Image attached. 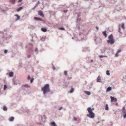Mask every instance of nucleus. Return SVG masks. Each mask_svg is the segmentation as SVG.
Segmentation results:
<instances>
[{
	"label": "nucleus",
	"mask_w": 126,
	"mask_h": 126,
	"mask_svg": "<svg viewBox=\"0 0 126 126\" xmlns=\"http://www.w3.org/2000/svg\"><path fill=\"white\" fill-rule=\"evenodd\" d=\"M87 110L89 114H87V116L91 118H94V117L95 114L92 111V109L90 107H88L87 108Z\"/></svg>",
	"instance_id": "1"
},
{
	"label": "nucleus",
	"mask_w": 126,
	"mask_h": 126,
	"mask_svg": "<svg viewBox=\"0 0 126 126\" xmlns=\"http://www.w3.org/2000/svg\"><path fill=\"white\" fill-rule=\"evenodd\" d=\"M42 90L43 91L44 94L47 92H50V90L49 84H47L44 87H42Z\"/></svg>",
	"instance_id": "2"
},
{
	"label": "nucleus",
	"mask_w": 126,
	"mask_h": 126,
	"mask_svg": "<svg viewBox=\"0 0 126 126\" xmlns=\"http://www.w3.org/2000/svg\"><path fill=\"white\" fill-rule=\"evenodd\" d=\"M108 38L109 40L107 41L108 43H110L111 44H112L114 43V40L113 39V37L112 34L110 35L109 36Z\"/></svg>",
	"instance_id": "3"
},
{
	"label": "nucleus",
	"mask_w": 126,
	"mask_h": 126,
	"mask_svg": "<svg viewBox=\"0 0 126 126\" xmlns=\"http://www.w3.org/2000/svg\"><path fill=\"white\" fill-rule=\"evenodd\" d=\"M110 98L111 99V101L112 102H116L117 100L116 98H115L113 97L110 96Z\"/></svg>",
	"instance_id": "4"
},
{
	"label": "nucleus",
	"mask_w": 126,
	"mask_h": 126,
	"mask_svg": "<svg viewBox=\"0 0 126 126\" xmlns=\"http://www.w3.org/2000/svg\"><path fill=\"white\" fill-rule=\"evenodd\" d=\"M38 14L41 16L42 17H44V15L43 13L41 11H39L38 12Z\"/></svg>",
	"instance_id": "5"
},
{
	"label": "nucleus",
	"mask_w": 126,
	"mask_h": 126,
	"mask_svg": "<svg viewBox=\"0 0 126 126\" xmlns=\"http://www.w3.org/2000/svg\"><path fill=\"white\" fill-rule=\"evenodd\" d=\"M51 125L52 126H57L54 122H51Z\"/></svg>",
	"instance_id": "6"
},
{
	"label": "nucleus",
	"mask_w": 126,
	"mask_h": 126,
	"mask_svg": "<svg viewBox=\"0 0 126 126\" xmlns=\"http://www.w3.org/2000/svg\"><path fill=\"white\" fill-rule=\"evenodd\" d=\"M100 76H99L97 77V81L98 82H100Z\"/></svg>",
	"instance_id": "7"
},
{
	"label": "nucleus",
	"mask_w": 126,
	"mask_h": 126,
	"mask_svg": "<svg viewBox=\"0 0 126 126\" xmlns=\"http://www.w3.org/2000/svg\"><path fill=\"white\" fill-rule=\"evenodd\" d=\"M106 32V31L103 32V34L105 36V37H106L107 36Z\"/></svg>",
	"instance_id": "8"
},
{
	"label": "nucleus",
	"mask_w": 126,
	"mask_h": 126,
	"mask_svg": "<svg viewBox=\"0 0 126 126\" xmlns=\"http://www.w3.org/2000/svg\"><path fill=\"white\" fill-rule=\"evenodd\" d=\"M111 88L110 87H108L107 89V92H108L109 91H111Z\"/></svg>",
	"instance_id": "9"
},
{
	"label": "nucleus",
	"mask_w": 126,
	"mask_h": 126,
	"mask_svg": "<svg viewBox=\"0 0 126 126\" xmlns=\"http://www.w3.org/2000/svg\"><path fill=\"white\" fill-rule=\"evenodd\" d=\"M34 19L37 20H41L42 19L40 18L36 17H34Z\"/></svg>",
	"instance_id": "10"
},
{
	"label": "nucleus",
	"mask_w": 126,
	"mask_h": 126,
	"mask_svg": "<svg viewBox=\"0 0 126 126\" xmlns=\"http://www.w3.org/2000/svg\"><path fill=\"white\" fill-rule=\"evenodd\" d=\"M41 30L42 31L44 32H46L47 31V29L45 28H41Z\"/></svg>",
	"instance_id": "11"
},
{
	"label": "nucleus",
	"mask_w": 126,
	"mask_h": 126,
	"mask_svg": "<svg viewBox=\"0 0 126 126\" xmlns=\"http://www.w3.org/2000/svg\"><path fill=\"white\" fill-rule=\"evenodd\" d=\"M22 9V7H20L16 9L17 11L18 12L20 11Z\"/></svg>",
	"instance_id": "12"
},
{
	"label": "nucleus",
	"mask_w": 126,
	"mask_h": 126,
	"mask_svg": "<svg viewBox=\"0 0 126 126\" xmlns=\"http://www.w3.org/2000/svg\"><path fill=\"white\" fill-rule=\"evenodd\" d=\"M85 93L89 95H90L91 94V93L90 92L85 91Z\"/></svg>",
	"instance_id": "13"
},
{
	"label": "nucleus",
	"mask_w": 126,
	"mask_h": 126,
	"mask_svg": "<svg viewBox=\"0 0 126 126\" xmlns=\"http://www.w3.org/2000/svg\"><path fill=\"white\" fill-rule=\"evenodd\" d=\"M14 118L13 117H11L9 118V120L10 121H12L14 120Z\"/></svg>",
	"instance_id": "14"
},
{
	"label": "nucleus",
	"mask_w": 126,
	"mask_h": 126,
	"mask_svg": "<svg viewBox=\"0 0 126 126\" xmlns=\"http://www.w3.org/2000/svg\"><path fill=\"white\" fill-rule=\"evenodd\" d=\"M105 109L107 110H108L109 108L107 104H106V105Z\"/></svg>",
	"instance_id": "15"
},
{
	"label": "nucleus",
	"mask_w": 126,
	"mask_h": 126,
	"mask_svg": "<svg viewBox=\"0 0 126 126\" xmlns=\"http://www.w3.org/2000/svg\"><path fill=\"white\" fill-rule=\"evenodd\" d=\"M13 72H11L10 73L9 76L10 77H12L13 75Z\"/></svg>",
	"instance_id": "16"
},
{
	"label": "nucleus",
	"mask_w": 126,
	"mask_h": 126,
	"mask_svg": "<svg viewBox=\"0 0 126 126\" xmlns=\"http://www.w3.org/2000/svg\"><path fill=\"white\" fill-rule=\"evenodd\" d=\"M15 16L17 17V20H19L20 19V16L17 14Z\"/></svg>",
	"instance_id": "17"
},
{
	"label": "nucleus",
	"mask_w": 126,
	"mask_h": 126,
	"mask_svg": "<svg viewBox=\"0 0 126 126\" xmlns=\"http://www.w3.org/2000/svg\"><path fill=\"white\" fill-rule=\"evenodd\" d=\"M3 110L4 111H6L7 110V108L5 106H4L3 107Z\"/></svg>",
	"instance_id": "18"
},
{
	"label": "nucleus",
	"mask_w": 126,
	"mask_h": 126,
	"mask_svg": "<svg viewBox=\"0 0 126 126\" xmlns=\"http://www.w3.org/2000/svg\"><path fill=\"white\" fill-rule=\"evenodd\" d=\"M59 29H60V30H64V28L62 27L60 28H59Z\"/></svg>",
	"instance_id": "19"
},
{
	"label": "nucleus",
	"mask_w": 126,
	"mask_h": 126,
	"mask_svg": "<svg viewBox=\"0 0 126 126\" xmlns=\"http://www.w3.org/2000/svg\"><path fill=\"white\" fill-rule=\"evenodd\" d=\"M106 74L108 75H109L110 74L109 73V71L108 70L107 71H106Z\"/></svg>",
	"instance_id": "20"
},
{
	"label": "nucleus",
	"mask_w": 126,
	"mask_h": 126,
	"mask_svg": "<svg viewBox=\"0 0 126 126\" xmlns=\"http://www.w3.org/2000/svg\"><path fill=\"white\" fill-rule=\"evenodd\" d=\"M74 91V89L73 88H72L71 90L70 91V93H72Z\"/></svg>",
	"instance_id": "21"
},
{
	"label": "nucleus",
	"mask_w": 126,
	"mask_h": 126,
	"mask_svg": "<svg viewBox=\"0 0 126 126\" xmlns=\"http://www.w3.org/2000/svg\"><path fill=\"white\" fill-rule=\"evenodd\" d=\"M10 1L12 3H14L15 0H10Z\"/></svg>",
	"instance_id": "22"
},
{
	"label": "nucleus",
	"mask_w": 126,
	"mask_h": 126,
	"mask_svg": "<svg viewBox=\"0 0 126 126\" xmlns=\"http://www.w3.org/2000/svg\"><path fill=\"white\" fill-rule=\"evenodd\" d=\"M33 80H34V79L33 78L31 79L30 83H31L33 81Z\"/></svg>",
	"instance_id": "23"
},
{
	"label": "nucleus",
	"mask_w": 126,
	"mask_h": 126,
	"mask_svg": "<svg viewBox=\"0 0 126 126\" xmlns=\"http://www.w3.org/2000/svg\"><path fill=\"white\" fill-rule=\"evenodd\" d=\"M6 88H7V86H6V85H4V90H5Z\"/></svg>",
	"instance_id": "24"
},
{
	"label": "nucleus",
	"mask_w": 126,
	"mask_h": 126,
	"mask_svg": "<svg viewBox=\"0 0 126 126\" xmlns=\"http://www.w3.org/2000/svg\"><path fill=\"white\" fill-rule=\"evenodd\" d=\"M106 56H102V55H101V56H99V57L100 58H103L104 57H106Z\"/></svg>",
	"instance_id": "25"
},
{
	"label": "nucleus",
	"mask_w": 126,
	"mask_h": 126,
	"mask_svg": "<svg viewBox=\"0 0 126 126\" xmlns=\"http://www.w3.org/2000/svg\"><path fill=\"white\" fill-rule=\"evenodd\" d=\"M67 71H64V74L65 75H67Z\"/></svg>",
	"instance_id": "26"
},
{
	"label": "nucleus",
	"mask_w": 126,
	"mask_h": 126,
	"mask_svg": "<svg viewBox=\"0 0 126 126\" xmlns=\"http://www.w3.org/2000/svg\"><path fill=\"white\" fill-rule=\"evenodd\" d=\"M118 53H117H117H116V55H116V57H118L119 56L118 55Z\"/></svg>",
	"instance_id": "27"
},
{
	"label": "nucleus",
	"mask_w": 126,
	"mask_h": 126,
	"mask_svg": "<svg viewBox=\"0 0 126 126\" xmlns=\"http://www.w3.org/2000/svg\"><path fill=\"white\" fill-rule=\"evenodd\" d=\"M121 50L119 49L118 50V51H117V53H119L120 52H121Z\"/></svg>",
	"instance_id": "28"
},
{
	"label": "nucleus",
	"mask_w": 126,
	"mask_h": 126,
	"mask_svg": "<svg viewBox=\"0 0 126 126\" xmlns=\"http://www.w3.org/2000/svg\"><path fill=\"white\" fill-rule=\"evenodd\" d=\"M121 27H122L124 29V24H123L122 25V26H121Z\"/></svg>",
	"instance_id": "29"
},
{
	"label": "nucleus",
	"mask_w": 126,
	"mask_h": 126,
	"mask_svg": "<svg viewBox=\"0 0 126 126\" xmlns=\"http://www.w3.org/2000/svg\"><path fill=\"white\" fill-rule=\"evenodd\" d=\"M73 118L74 119V120L75 121H76L77 120V118H76L75 117H73Z\"/></svg>",
	"instance_id": "30"
},
{
	"label": "nucleus",
	"mask_w": 126,
	"mask_h": 126,
	"mask_svg": "<svg viewBox=\"0 0 126 126\" xmlns=\"http://www.w3.org/2000/svg\"><path fill=\"white\" fill-rule=\"evenodd\" d=\"M27 79L28 80H30V78L29 76H28L27 77Z\"/></svg>",
	"instance_id": "31"
},
{
	"label": "nucleus",
	"mask_w": 126,
	"mask_h": 126,
	"mask_svg": "<svg viewBox=\"0 0 126 126\" xmlns=\"http://www.w3.org/2000/svg\"><path fill=\"white\" fill-rule=\"evenodd\" d=\"M7 50H5L4 51V53H6L7 52Z\"/></svg>",
	"instance_id": "32"
},
{
	"label": "nucleus",
	"mask_w": 126,
	"mask_h": 126,
	"mask_svg": "<svg viewBox=\"0 0 126 126\" xmlns=\"http://www.w3.org/2000/svg\"><path fill=\"white\" fill-rule=\"evenodd\" d=\"M126 117V114H125L124 116V118H125Z\"/></svg>",
	"instance_id": "33"
},
{
	"label": "nucleus",
	"mask_w": 126,
	"mask_h": 126,
	"mask_svg": "<svg viewBox=\"0 0 126 126\" xmlns=\"http://www.w3.org/2000/svg\"><path fill=\"white\" fill-rule=\"evenodd\" d=\"M62 107H60L59 108V110H61L62 109Z\"/></svg>",
	"instance_id": "34"
},
{
	"label": "nucleus",
	"mask_w": 126,
	"mask_h": 126,
	"mask_svg": "<svg viewBox=\"0 0 126 126\" xmlns=\"http://www.w3.org/2000/svg\"><path fill=\"white\" fill-rule=\"evenodd\" d=\"M67 10H64V12L65 13H66L67 12Z\"/></svg>",
	"instance_id": "35"
},
{
	"label": "nucleus",
	"mask_w": 126,
	"mask_h": 126,
	"mask_svg": "<svg viewBox=\"0 0 126 126\" xmlns=\"http://www.w3.org/2000/svg\"><path fill=\"white\" fill-rule=\"evenodd\" d=\"M96 29H97V30H98V27H96Z\"/></svg>",
	"instance_id": "36"
},
{
	"label": "nucleus",
	"mask_w": 126,
	"mask_h": 126,
	"mask_svg": "<svg viewBox=\"0 0 126 126\" xmlns=\"http://www.w3.org/2000/svg\"><path fill=\"white\" fill-rule=\"evenodd\" d=\"M22 0H19L18 2H21L22 1Z\"/></svg>",
	"instance_id": "37"
},
{
	"label": "nucleus",
	"mask_w": 126,
	"mask_h": 126,
	"mask_svg": "<svg viewBox=\"0 0 126 126\" xmlns=\"http://www.w3.org/2000/svg\"><path fill=\"white\" fill-rule=\"evenodd\" d=\"M123 110H125V107L124 106L123 107Z\"/></svg>",
	"instance_id": "38"
},
{
	"label": "nucleus",
	"mask_w": 126,
	"mask_h": 126,
	"mask_svg": "<svg viewBox=\"0 0 126 126\" xmlns=\"http://www.w3.org/2000/svg\"><path fill=\"white\" fill-rule=\"evenodd\" d=\"M38 50V49L37 48H36L35 49V51H37Z\"/></svg>",
	"instance_id": "39"
},
{
	"label": "nucleus",
	"mask_w": 126,
	"mask_h": 126,
	"mask_svg": "<svg viewBox=\"0 0 126 126\" xmlns=\"http://www.w3.org/2000/svg\"><path fill=\"white\" fill-rule=\"evenodd\" d=\"M94 110V108H93L92 109V110Z\"/></svg>",
	"instance_id": "40"
},
{
	"label": "nucleus",
	"mask_w": 126,
	"mask_h": 126,
	"mask_svg": "<svg viewBox=\"0 0 126 126\" xmlns=\"http://www.w3.org/2000/svg\"><path fill=\"white\" fill-rule=\"evenodd\" d=\"M91 62H92L93 61H92V60H91Z\"/></svg>",
	"instance_id": "41"
},
{
	"label": "nucleus",
	"mask_w": 126,
	"mask_h": 126,
	"mask_svg": "<svg viewBox=\"0 0 126 126\" xmlns=\"http://www.w3.org/2000/svg\"><path fill=\"white\" fill-rule=\"evenodd\" d=\"M30 57V56H29V57H28L29 58V57Z\"/></svg>",
	"instance_id": "42"
}]
</instances>
